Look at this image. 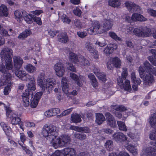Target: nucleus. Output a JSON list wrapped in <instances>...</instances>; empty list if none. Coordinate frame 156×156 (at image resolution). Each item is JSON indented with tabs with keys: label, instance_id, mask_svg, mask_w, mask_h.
<instances>
[{
	"label": "nucleus",
	"instance_id": "nucleus-1",
	"mask_svg": "<svg viewBox=\"0 0 156 156\" xmlns=\"http://www.w3.org/2000/svg\"><path fill=\"white\" fill-rule=\"evenodd\" d=\"M42 134L46 139L55 149L64 147L70 140L68 136H58L57 128L52 125L45 126Z\"/></svg>",
	"mask_w": 156,
	"mask_h": 156
},
{
	"label": "nucleus",
	"instance_id": "nucleus-2",
	"mask_svg": "<svg viewBox=\"0 0 156 156\" xmlns=\"http://www.w3.org/2000/svg\"><path fill=\"white\" fill-rule=\"evenodd\" d=\"M12 51L10 49L5 48H3L1 51L0 55L1 59L2 62L5 61V69L4 64L2 63H0V72L3 74V76L5 78V74L9 73H8L7 70H11L13 68L12 62Z\"/></svg>",
	"mask_w": 156,
	"mask_h": 156
},
{
	"label": "nucleus",
	"instance_id": "nucleus-3",
	"mask_svg": "<svg viewBox=\"0 0 156 156\" xmlns=\"http://www.w3.org/2000/svg\"><path fill=\"white\" fill-rule=\"evenodd\" d=\"M113 25V22L110 19H105L102 23L101 26L98 21L93 22L91 26L87 29L88 34H101L111 29Z\"/></svg>",
	"mask_w": 156,
	"mask_h": 156
},
{
	"label": "nucleus",
	"instance_id": "nucleus-4",
	"mask_svg": "<svg viewBox=\"0 0 156 156\" xmlns=\"http://www.w3.org/2000/svg\"><path fill=\"white\" fill-rule=\"evenodd\" d=\"M37 83L42 90L48 89L50 90L53 88L56 84V81L54 78H47L46 79L44 73H41L37 79Z\"/></svg>",
	"mask_w": 156,
	"mask_h": 156
},
{
	"label": "nucleus",
	"instance_id": "nucleus-5",
	"mask_svg": "<svg viewBox=\"0 0 156 156\" xmlns=\"http://www.w3.org/2000/svg\"><path fill=\"white\" fill-rule=\"evenodd\" d=\"M126 30L129 34H134L136 36L143 37L149 36L151 34L150 29L146 27L133 29L132 27H128Z\"/></svg>",
	"mask_w": 156,
	"mask_h": 156
},
{
	"label": "nucleus",
	"instance_id": "nucleus-6",
	"mask_svg": "<svg viewBox=\"0 0 156 156\" xmlns=\"http://www.w3.org/2000/svg\"><path fill=\"white\" fill-rule=\"evenodd\" d=\"M139 72L140 77L144 80L145 84L150 85L154 82L152 74L147 72V68L143 65L139 67Z\"/></svg>",
	"mask_w": 156,
	"mask_h": 156
},
{
	"label": "nucleus",
	"instance_id": "nucleus-7",
	"mask_svg": "<svg viewBox=\"0 0 156 156\" xmlns=\"http://www.w3.org/2000/svg\"><path fill=\"white\" fill-rule=\"evenodd\" d=\"M5 78L2 77L0 79V87L5 85H7L4 87L3 90L4 95H8L11 90V79L12 75L9 73L5 74Z\"/></svg>",
	"mask_w": 156,
	"mask_h": 156
},
{
	"label": "nucleus",
	"instance_id": "nucleus-8",
	"mask_svg": "<svg viewBox=\"0 0 156 156\" xmlns=\"http://www.w3.org/2000/svg\"><path fill=\"white\" fill-rule=\"evenodd\" d=\"M69 59L71 62L76 64L82 67L83 66L88 65L89 64L88 61L83 57L81 56L78 58L75 54L72 52L69 53Z\"/></svg>",
	"mask_w": 156,
	"mask_h": 156
},
{
	"label": "nucleus",
	"instance_id": "nucleus-9",
	"mask_svg": "<svg viewBox=\"0 0 156 156\" xmlns=\"http://www.w3.org/2000/svg\"><path fill=\"white\" fill-rule=\"evenodd\" d=\"M122 17L128 22L136 21H145L147 20V19L144 17L143 15L136 13H133L131 17H129L126 14H124L123 15Z\"/></svg>",
	"mask_w": 156,
	"mask_h": 156
},
{
	"label": "nucleus",
	"instance_id": "nucleus-10",
	"mask_svg": "<svg viewBox=\"0 0 156 156\" xmlns=\"http://www.w3.org/2000/svg\"><path fill=\"white\" fill-rule=\"evenodd\" d=\"M23 18L26 22L28 24H30L33 22L32 20L35 22L39 25L42 24V22L41 19L38 17L34 16L33 15L29 14L25 11L23 12Z\"/></svg>",
	"mask_w": 156,
	"mask_h": 156
},
{
	"label": "nucleus",
	"instance_id": "nucleus-11",
	"mask_svg": "<svg viewBox=\"0 0 156 156\" xmlns=\"http://www.w3.org/2000/svg\"><path fill=\"white\" fill-rule=\"evenodd\" d=\"M6 116L7 117L12 118L11 119V123L12 125H17L20 122L21 119L16 116V114L12 112L9 108H6Z\"/></svg>",
	"mask_w": 156,
	"mask_h": 156
},
{
	"label": "nucleus",
	"instance_id": "nucleus-12",
	"mask_svg": "<svg viewBox=\"0 0 156 156\" xmlns=\"http://www.w3.org/2000/svg\"><path fill=\"white\" fill-rule=\"evenodd\" d=\"M117 83L121 88L126 91L130 92L131 90L130 81L128 80H125L124 83L122 79L119 77L117 79Z\"/></svg>",
	"mask_w": 156,
	"mask_h": 156
},
{
	"label": "nucleus",
	"instance_id": "nucleus-13",
	"mask_svg": "<svg viewBox=\"0 0 156 156\" xmlns=\"http://www.w3.org/2000/svg\"><path fill=\"white\" fill-rule=\"evenodd\" d=\"M121 62L120 59L117 57L112 58L110 59L107 64L108 68L112 69L113 66L119 67L121 65Z\"/></svg>",
	"mask_w": 156,
	"mask_h": 156
},
{
	"label": "nucleus",
	"instance_id": "nucleus-14",
	"mask_svg": "<svg viewBox=\"0 0 156 156\" xmlns=\"http://www.w3.org/2000/svg\"><path fill=\"white\" fill-rule=\"evenodd\" d=\"M67 80L65 78H63L62 80V89L63 92L66 94L68 97L71 94L73 95L77 94V92L76 90H73L71 92L69 89L68 85L66 83Z\"/></svg>",
	"mask_w": 156,
	"mask_h": 156
},
{
	"label": "nucleus",
	"instance_id": "nucleus-15",
	"mask_svg": "<svg viewBox=\"0 0 156 156\" xmlns=\"http://www.w3.org/2000/svg\"><path fill=\"white\" fill-rule=\"evenodd\" d=\"M42 94V92H38L31 98L30 105L31 108L36 107Z\"/></svg>",
	"mask_w": 156,
	"mask_h": 156
},
{
	"label": "nucleus",
	"instance_id": "nucleus-16",
	"mask_svg": "<svg viewBox=\"0 0 156 156\" xmlns=\"http://www.w3.org/2000/svg\"><path fill=\"white\" fill-rule=\"evenodd\" d=\"M141 156H156V150L151 146L144 148L142 151Z\"/></svg>",
	"mask_w": 156,
	"mask_h": 156
},
{
	"label": "nucleus",
	"instance_id": "nucleus-17",
	"mask_svg": "<svg viewBox=\"0 0 156 156\" xmlns=\"http://www.w3.org/2000/svg\"><path fill=\"white\" fill-rule=\"evenodd\" d=\"M29 81V83L27 85V89L26 90H28L30 94H32V91H34L36 90L35 80L34 76H30L28 79Z\"/></svg>",
	"mask_w": 156,
	"mask_h": 156
},
{
	"label": "nucleus",
	"instance_id": "nucleus-18",
	"mask_svg": "<svg viewBox=\"0 0 156 156\" xmlns=\"http://www.w3.org/2000/svg\"><path fill=\"white\" fill-rule=\"evenodd\" d=\"M54 69L58 76L61 77L63 76L65 72V69L61 63H57L55 64L54 66Z\"/></svg>",
	"mask_w": 156,
	"mask_h": 156
},
{
	"label": "nucleus",
	"instance_id": "nucleus-19",
	"mask_svg": "<svg viewBox=\"0 0 156 156\" xmlns=\"http://www.w3.org/2000/svg\"><path fill=\"white\" fill-rule=\"evenodd\" d=\"M30 95L28 90H26L22 95L23 105L25 107H28L30 105Z\"/></svg>",
	"mask_w": 156,
	"mask_h": 156
},
{
	"label": "nucleus",
	"instance_id": "nucleus-20",
	"mask_svg": "<svg viewBox=\"0 0 156 156\" xmlns=\"http://www.w3.org/2000/svg\"><path fill=\"white\" fill-rule=\"evenodd\" d=\"M113 139L117 142L119 143L124 141L127 139V137L121 132L114 133L113 135Z\"/></svg>",
	"mask_w": 156,
	"mask_h": 156
},
{
	"label": "nucleus",
	"instance_id": "nucleus-21",
	"mask_svg": "<svg viewBox=\"0 0 156 156\" xmlns=\"http://www.w3.org/2000/svg\"><path fill=\"white\" fill-rule=\"evenodd\" d=\"M15 73L17 76L24 81H28V79L30 76L24 71L18 70L15 72Z\"/></svg>",
	"mask_w": 156,
	"mask_h": 156
},
{
	"label": "nucleus",
	"instance_id": "nucleus-22",
	"mask_svg": "<svg viewBox=\"0 0 156 156\" xmlns=\"http://www.w3.org/2000/svg\"><path fill=\"white\" fill-rule=\"evenodd\" d=\"M125 5L128 10L130 12L136 11L139 8L138 5L130 1L126 2Z\"/></svg>",
	"mask_w": 156,
	"mask_h": 156
},
{
	"label": "nucleus",
	"instance_id": "nucleus-23",
	"mask_svg": "<svg viewBox=\"0 0 156 156\" xmlns=\"http://www.w3.org/2000/svg\"><path fill=\"white\" fill-rule=\"evenodd\" d=\"M93 72L99 80L104 82L106 81V79L105 75L103 73L100 72L99 70L97 67H94Z\"/></svg>",
	"mask_w": 156,
	"mask_h": 156
},
{
	"label": "nucleus",
	"instance_id": "nucleus-24",
	"mask_svg": "<svg viewBox=\"0 0 156 156\" xmlns=\"http://www.w3.org/2000/svg\"><path fill=\"white\" fill-rule=\"evenodd\" d=\"M112 108L115 110V116L119 118H120L122 117V115L118 111H123L126 110V108L123 106H119L118 105H112Z\"/></svg>",
	"mask_w": 156,
	"mask_h": 156
},
{
	"label": "nucleus",
	"instance_id": "nucleus-25",
	"mask_svg": "<svg viewBox=\"0 0 156 156\" xmlns=\"http://www.w3.org/2000/svg\"><path fill=\"white\" fill-rule=\"evenodd\" d=\"M131 79L132 82L134 83L132 86V88L134 90H136L137 89L138 87L136 85L140 84L141 83V81L139 78H136L135 76L134 73L133 72L131 74Z\"/></svg>",
	"mask_w": 156,
	"mask_h": 156
},
{
	"label": "nucleus",
	"instance_id": "nucleus-26",
	"mask_svg": "<svg viewBox=\"0 0 156 156\" xmlns=\"http://www.w3.org/2000/svg\"><path fill=\"white\" fill-rule=\"evenodd\" d=\"M117 48L116 44H111L108 45L104 49V53L107 55H108L112 53L114 50H116Z\"/></svg>",
	"mask_w": 156,
	"mask_h": 156
},
{
	"label": "nucleus",
	"instance_id": "nucleus-27",
	"mask_svg": "<svg viewBox=\"0 0 156 156\" xmlns=\"http://www.w3.org/2000/svg\"><path fill=\"white\" fill-rule=\"evenodd\" d=\"M108 124L112 127H115L116 126V121L113 117L109 113L105 114Z\"/></svg>",
	"mask_w": 156,
	"mask_h": 156
},
{
	"label": "nucleus",
	"instance_id": "nucleus-28",
	"mask_svg": "<svg viewBox=\"0 0 156 156\" xmlns=\"http://www.w3.org/2000/svg\"><path fill=\"white\" fill-rule=\"evenodd\" d=\"M62 153L64 156H76L75 151L73 148H65L62 151Z\"/></svg>",
	"mask_w": 156,
	"mask_h": 156
},
{
	"label": "nucleus",
	"instance_id": "nucleus-29",
	"mask_svg": "<svg viewBox=\"0 0 156 156\" xmlns=\"http://www.w3.org/2000/svg\"><path fill=\"white\" fill-rule=\"evenodd\" d=\"M86 49L91 53V55L95 59H97L98 58V51L93 48L91 45L90 43H87L86 44Z\"/></svg>",
	"mask_w": 156,
	"mask_h": 156
},
{
	"label": "nucleus",
	"instance_id": "nucleus-30",
	"mask_svg": "<svg viewBox=\"0 0 156 156\" xmlns=\"http://www.w3.org/2000/svg\"><path fill=\"white\" fill-rule=\"evenodd\" d=\"M13 59L14 67L16 69H20L23 62L22 59L19 56H14Z\"/></svg>",
	"mask_w": 156,
	"mask_h": 156
},
{
	"label": "nucleus",
	"instance_id": "nucleus-31",
	"mask_svg": "<svg viewBox=\"0 0 156 156\" xmlns=\"http://www.w3.org/2000/svg\"><path fill=\"white\" fill-rule=\"evenodd\" d=\"M70 128V129L73 130L80 132H84L88 133L90 132V130L87 127H79L76 126H71Z\"/></svg>",
	"mask_w": 156,
	"mask_h": 156
},
{
	"label": "nucleus",
	"instance_id": "nucleus-32",
	"mask_svg": "<svg viewBox=\"0 0 156 156\" xmlns=\"http://www.w3.org/2000/svg\"><path fill=\"white\" fill-rule=\"evenodd\" d=\"M126 149L134 155H136L138 153V151L136 147L130 144L126 143L124 145Z\"/></svg>",
	"mask_w": 156,
	"mask_h": 156
},
{
	"label": "nucleus",
	"instance_id": "nucleus-33",
	"mask_svg": "<svg viewBox=\"0 0 156 156\" xmlns=\"http://www.w3.org/2000/svg\"><path fill=\"white\" fill-rule=\"evenodd\" d=\"M143 65L147 68L148 72L156 75V67H154L153 66H151L149 62L147 61L144 62Z\"/></svg>",
	"mask_w": 156,
	"mask_h": 156
},
{
	"label": "nucleus",
	"instance_id": "nucleus-34",
	"mask_svg": "<svg viewBox=\"0 0 156 156\" xmlns=\"http://www.w3.org/2000/svg\"><path fill=\"white\" fill-rule=\"evenodd\" d=\"M8 10L7 7L4 5L0 6V17H6L8 15Z\"/></svg>",
	"mask_w": 156,
	"mask_h": 156
},
{
	"label": "nucleus",
	"instance_id": "nucleus-35",
	"mask_svg": "<svg viewBox=\"0 0 156 156\" xmlns=\"http://www.w3.org/2000/svg\"><path fill=\"white\" fill-rule=\"evenodd\" d=\"M105 120L103 115L101 113H97L96 115V122L98 125L102 124Z\"/></svg>",
	"mask_w": 156,
	"mask_h": 156
},
{
	"label": "nucleus",
	"instance_id": "nucleus-36",
	"mask_svg": "<svg viewBox=\"0 0 156 156\" xmlns=\"http://www.w3.org/2000/svg\"><path fill=\"white\" fill-rule=\"evenodd\" d=\"M31 33V32L30 30L26 29L19 35L18 38L21 40L24 39L30 35Z\"/></svg>",
	"mask_w": 156,
	"mask_h": 156
},
{
	"label": "nucleus",
	"instance_id": "nucleus-37",
	"mask_svg": "<svg viewBox=\"0 0 156 156\" xmlns=\"http://www.w3.org/2000/svg\"><path fill=\"white\" fill-rule=\"evenodd\" d=\"M113 84L112 83H108L105 84L104 88L106 90L105 93L106 94L112 95L114 94V92L112 91L111 89H108L111 88Z\"/></svg>",
	"mask_w": 156,
	"mask_h": 156
},
{
	"label": "nucleus",
	"instance_id": "nucleus-38",
	"mask_svg": "<svg viewBox=\"0 0 156 156\" xmlns=\"http://www.w3.org/2000/svg\"><path fill=\"white\" fill-rule=\"evenodd\" d=\"M148 122L152 127H156V113L151 115Z\"/></svg>",
	"mask_w": 156,
	"mask_h": 156
},
{
	"label": "nucleus",
	"instance_id": "nucleus-39",
	"mask_svg": "<svg viewBox=\"0 0 156 156\" xmlns=\"http://www.w3.org/2000/svg\"><path fill=\"white\" fill-rule=\"evenodd\" d=\"M81 121L80 116L76 113L72 114L71 118V121L75 123L80 122Z\"/></svg>",
	"mask_w": 156,
	"mask_h": 156
},
{
	"label": "nucleus",
	"instance_id": "nucleus-40",
	"mask_svg": "<svg viewBox=\"0 0 156 156\" xmlns=\"http://www.w3.org/2000/svg\"><path fill=\"white\" fill-rule=\"evenodd\" d=\"M59 17H60L62 21L65 23L69 24L71 22V20L66 16L62 12L58 13Z\"/></svg>",
	"mask_w": 156,
	"mask_h": 156
},
{
	"label": "nucleus",
	"instance_id": "nucleus-41",
	"mask_svg": "<svg viewBox=\"0 0 156 156\" xmlns=\"http://www.w3.org/2000/svg\"><path fill=\"white\" fill-rule=\"evenodd\" d=\"M88 77L90 81L91 84L93 87H96L98 86V82L94 75L91 73L88 75Z\"/></svg>",
	"mask_w": 156,
	"mask_h": 156
},
{
	"label": "nucleus",
	"instance_id": "nucleus-42",
	"mask_svg": "<svg viewBox=\"0 0 156 156\" xmlns=\"http://www.w3.org/2000/svg\"><path fill=\"white\" fill-rule=\"evenodd\" d=\"M23 11L22 12V15L21 12L19 11H16L14 12L15 19L19 23H20L21 22L22 17L23 18Z\"/></svg>",
	"mask_w": 156,
	"mask_h": 156
},
{
	"label": "nucleus",
	"instance_id": "nucleus-43",
	"mask_svg": "<svg viewBox=\"0 0 156 156\" xmlns=\"http://www.w3.org/2000/svg\"><path fill=\"white\" fill-rule=\"evenodd\" d=\"M0 124L6 134L9 135V134L11 132V128L3 122H1Z\"/></svg>",
	"mask_w": 156,
	"mask_h": 156
},
{
	"label": "nucleus",
	"instance_id": "nucleus-44",
	"mask_svg": "<svg viewBox=\"0 0 156 156\" xmlns=\"http://www.w3.org/2000/svg\"><path fill=\"white\" fill-rule=\"evenodd\" d=\"M108 4L113 7H118L121 4V1L120 0H109Z\"/></svg>",
	"mask_w": 156,
	"mask_h": 156
},
{
	"label": "nucleus",
	"instance_id": "nucleus-45",
	"mask_svg": "<svg viewBox=\"0 0 156 156\" xmlns=\"http://www.w3.org/2000/svg\"><path fill=\"white\" fill-rule=\"evenodd\" d=\"M70 76V77L74 80L78 81L77 83V84L79 86H81V84H80L79 82L81 81L80 80L83 79V77L82 76H80L79 78V77L78 76L76 75V74L73 73H71Z\"/></svg>",
	"mask_w": 156,
	"mask_h": 156
},
{
	"label": "nucleus",
	"instance_id": "nucleus-46",
	"mask_svg": "<svg viewBox=\"0 0 156 156\" xmlns=\"http://www.w3.org/2000/svg\"><path fill=\"white\" fill-rule=\"evenodd\" d=\"M24 68L27 72L30 73L34 72L36 70V68L30 64L26 65Z\"/></svg>",
	"mask_w": 156,
	"mask_h": 156
},
{
	"label": "nucleus",
	"instance_id": "nucleus-47",
	"mask_svg": "<svg viewBox=\"0 0 156 156\" xmlns=\"http://www.w3.org/2000/svg\"><path fill=\"white\" fill-rule=\"evenodd\" d=\"M58 41L63 43H66L68 41V38L65 33L60 34L58 37Z\"/></svg>",
	"mask_w": 156,
	"mask_h": 156
},
{
	"label": "nucleus",
	"instance_id": "nucleus-48",
	"mask_svg": "<svg viewBox=\"0 0 156 156\" xmlns=\"http://www.w3.org/2000/svg\"><path fill=\"white\" fill-rule=\"evenodd\" d=\"M73 12L75 15L78 17H80L82 13V12L79 6L75 7L73 10Z\"/></svg>",
	"mask_w": 156,
	"mask_h": 156
},
{
	"label": "nucleus",
	"instance_id": "nucleus-49",
	"mask_svg": "<svg viewBox=\"0 0 156 156\" xmlns=\"http://www.w3.org/2000/svg\"><path fill=\"white\" fill-rule=\"evenodd\" d=\"M117 124L120 130L125 131H127L126 126L123 122L121 121L117 122Z\"/></svg>",
	"mask_w": 156,
	"mask_h": 156
},
{
	"label": "nucleus",
	"instance_id": "nucleus-50",
	"mask_svg": "<svg viewBox=\"0 0 156 156\" xmlns=\"http://www.w3.org/2000/svg\"><path fill=\"white\" fill-rule=\"evenodd\" d=\"M74 136L75 138L81 140H84L86 138V134L84 133H75Z\"/></svg>",
	"mask_w": 156,
	"mask_h": 156
},
{
	"label": "nucleus",
	"instance_id": "nucleus-51",
	"mask_svg": "<svg viewBox=\"0 0 156 156\" xmlns=\"http://www.w3.org/2000/svg\"><path fill=\"white\" fill-rule=\"evenodd\" d=\"M74 25L78 28H82L84 26V24L78 20H75L74 21Z\"/></svg>",
	"mask_w": 156,
	"mask_h": 156
},
{
	"label": "nucleus",
	"instance_id": "nucleus-52",
	"mask_svg": "<svg viewBox=\"0 0 156 156\" xmlns=\"http://www.w3.org/2000/svg\"><path fill=\"white\" fill-rule=\"evenodd\" d=\"M113 142L111 140H108L106 142L105 144V147L108 150H111L112 149Z\"/></svg>",
	"mask_w": 156,
	"mask_h": 156
},
{
	"label": "nucleus",
	"instance_id": "nucleus-53",
	"mask_svg": "<svg viewBox=\"0 0 156 156\" xmlns=\"http://www.w3.org/2000/svg\"><path fill=\"white\" fill-rule=\"evenodd\" d=\"M109 36L113 39H115L116 41H119L121 40V39L118 37L116 34L112 32H110L109 33Z\"/></svg>",
	"mask_w": 156,
	"mask_h": 156
},
{
	"label": "nucleus",
	"instance_id": "nucleus-54",
	"mask_svg": "<svg viewBox=\"0 0 156 156\" xmlns=\"http://www.w3.org/2000/svg\"><path fill=\"white\" fill-rule=\"evenodd\" d=\"M128 136L133 139H134L136 141H137L139 140V135L137 134H133L131 133H129L128 134Z\"/></svg>",
	"mask_w": 156,
	"mask_h": 156
},
{
	"label": "nucleus",
	"instance_id": "nucleus-55",
	"mask_svg": "<svg viewBox=\"0 0 156 156\" xmlns=\"http://www.w3.org/2000/svg\"><path fill=\"white\" fill-rule=\"evenodd\" d=\"M72 108L68 109L63 112L60 115H58L57 116V117L59 118L60 116L62 117L63 116H65L66 115L69 114V113H70V112H72Z\"/></svg>",
	"mask_w": 156,
	"mask_h": 156
},
{
	"label": "nucleus",
	"instance_id": "nucleus-56",
	"mask_svg": "<svg viewBox=\"0 0 156 156\" xmlns=\"http://www.w3.org/2000/svg\"><path fill=\"white\" fill-rule=\"evenodd\" d=\"M95 44L96 45H98L99 46L102 47L106 45L107 43L103 39V41H97L95 43Z\"/></svg>",
	"mask_w": 156,
	"mask_h": 156
},
{
	"label": "nucleus",
	"instance_id": "nucleus-57",
	"mask_svg": "<svg viewBox=\"0 0 156 156\" xmlns=\"http://www.w3.org/2000/svg\"><path fill=\"white\" fill-rule=\"evenodd\" d=\"M109 156H129L128 154L126 152H121L119 155L115 153H112L110 154Z\"/></svg>",
	"mask_w": 156,
	"mask_h": 156
},
{
	"label": "nucleus",
	"instance_id": "nucleus-58",
	"mask_svg": "<svg viewBox=\"0 0 156 156\" xmlns=\"http://www.w3.org/2000/svg\"><path fill=\"white\" fill-rule=\"evenodd\" d=\"M45 116L47 117H50L53 116L51 109L46 111L44 113Z\"/></svg>",
	"mask_w": 156,
	"mask_h": 156
},
{
	"label": "nucleus",
	"instance_id": "nucleus-59",
	"mask_svg": "<svg viewBox=\"0 0 156 156\" xmlns=\"http://www.w3.org/2000/svg\"><path fill=\"white\" fill-rule=\"evenodd\" d=\"M24 123L25 126L29 128L34 127L35 125L34 122L28 121H24Z\"/></svg>",
	"mask_w": 156,
	"mask_h": 156
},
{
	"label": "nucleus",
	"instance_id": "nucleus-60",
	"mask_svg": "<svg viewBox=\"0 0 156 156\" xmlns=\"http://www.w3.org/2000/svg\"><path fill=\"white\" fill-rule=\"evenodd\" d=\"M21 146L23 150H24L25 151L27 154L29 155L30 156H32L33 153L27 149L25 146H24L23 145H21Z\"/></svg>",
	"mask_w": 156,
	"mask_h": 156
},
{
	"label": "nucleus",
	"instance_id": "nucleus-61",
	"mask_svg": "<svg viewBox=\"0 0 156 156\" xmlns=\"http://www.w3.org/2000/svg\"><path fill=\"white\" fill-rule=\"evenodd\" d=\"M149 137L151 140H156V130L151 132Z\"/></svg>",
	"mask_w": 156,
	"mask_h": 156
},
{
	"label": "nucleus",
	"instance_id": "nucleus-62",
	"mask_svg": "<svg viewBox=\"0 0 156 156\" xmlns=\"http://www.w3.org/2000/svg\"><path fill=\"white\" fill-rule=\"evenodd\" d=\"M20 139L21 141L24 143L27 139V137L24 133H20Z\"/></svg>",
	"mask_w": 156,
	"mask_h": 156
},
{
	"label": "nucleus",
	"instance_id": "nucleus-63",
	"mask_svg": "<svg viewBox=\"0 0 156 156\" xmlns=\"http://www.w3.org/2000/svg\"><path fill=\"white\" fill-rule=\"evenodd\" d=\"M48 34L52 37H54L58 33V31L56 30H48Z\"/></svg>",
	"mask_w": 156,
	"mask_h": 156
},
{
	"label": "nucleus",
	"instance_id": "nucleus-64",
	"mask_svg": "<svg viewBox=\"0 0 156 156\" xmlns=\"http://www.w3.org/2000/svg\"><path fill=\"white\" fill-rule=\"evenodd\" d=\"M147 12L151 16L156 17V11L151 9H149L147 10Z\"/></svg>",
	"mask_w": 156,
	"mask_h": 156
}]
</instances>
